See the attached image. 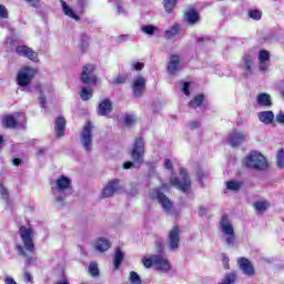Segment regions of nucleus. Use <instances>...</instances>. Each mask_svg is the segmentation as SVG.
Returning a JSON list of instances; mask_svg holds the SVG:
<instances>
[{"label":"nucleus","mask_w":284,"mask_h":284,"mask_svg":"<svg viewBox=\"0 0 284 284\" xmlns=\"http://www.w3.org/2000/svg\"><path fill=\"white\" fill-rule=\"evenodd\" d=\"M203 94H199L191 102H189V105L190 108H201V103H203Z\"/></svg>","instance_id":"34"},{"label":"nucleus","mask_w":284,"mask_h":284,"mask_svg":"<svg viewBox=\"0 0 284 284\" xmlns=\"http://www.w3.org/2000/svg\"><path fill=\"white\" fill-rule=\"evenodd\" d=\"M222 239L225 242L226 247H232L236 243V233L234 226L227 215H223L220 222Z\"/></svg>","instance_id":"4"},{"label":"nucleus","mask_w":284,"mask_h":284,"mask_svg":"<svg viewBox=\"0 0 284 284\" xmlns=\"http://www.w3.org/2000/svg\"><path fill=\"white\" fill-rule=\"evenodd\" d=\"M90 85L92 84H85L81 88L80 99H82V101H90V99H92V87Z\"/></svg>","instance_id":"28"},{"label":"nucleus","mask_w":284,"mask_h":284,"mask_svg":"<svg viewBox=\"0 0 284 284\" xmlns=\"http://www.w3.org/2000/svg\"><path fill=\"white\" fill-rule=\"evenodd\" d=\"M110 112H112V102H110V100L102 101L99 105L98 114H100V116H108Z\"/></svg>","instance_id":"23"},{"label":"nucleus","mask_w":284,"mask_h":284,"mask_svg":"<svg viewBox=\"0 0 284 284\" xmlns=\"http://www.w3.org/2000/svg\"><path fill=\"white\" fill-rule=\"evenodd\" d=\"M57 284H70V283L68 282V280H63V281L58 282Z\"/></svg>","instance_id":"64"},{"label":"nucleus","mask_w":284,"mask_h":284,"mask_svg":"<svg viewBox=\"0 0 284 284\" xmlns=\"http://www.w3.org/2000/svg\"><path fill=\"white\" fill-rule=\"evenodd\" d=\"M130 196H136L139 194V187L132 186L131 190H129Z\"/></svg>","instance_id":"54"},{"label":"nucleus","mask_w":284,"mask_h":284,"mask_svg":"<svg viewBox=\"0 0 284 284\" xmlns=\"http://www.w3.org/2000/svg\"><path fill=\"white\" fill-rule=\"evenodd\" d=\"M185 19L191 26H194L199 21V12L196 10H189L185 12Z\"/></svg>","instance_id":"30"},{"label":"nucleus","mask_w":284,"mask_h":284,"mask_svg":"<svg viewBox=\"0 0 284 284\" xmlns=\"http://www.w3.org/2000/svg\"><path fill=\"white\" fill-rule=\"evenodd\" d=\"M116 13L118 14H125V9L123 8V4H121V3L116 4Z\"/></svg>","instance_id":"53"},{"label":"nucleus","mask_w":284,"mask_h":284,"mask_svg":"<svg viewBox=\"0 0 284 284\" xmlns=\"http://www.w3.org/2000/svg\"><path fill=\"white\" fill-rule=\"evenodd\" d=\"M190 126H191L192 130H196V128L201 126V123H199V122H191Z\"/></svg>","instance_id":"60"},{"label":"nucleus","mask_w":284,"mask_h":284,"mask_svg":"<svg viewBox=\"0 0 284 284\" xmlns=\"http://www.w3.org/2000/svg\"><path fill=\"white\" fill-rule=\"evenodd\" d=\"M37 77V69L32 67H22L17 74V84L21 88H28L32 83V79Z\"/></svg>","instance_id":"6"},{"label":"nucleus","mask_w":284,"mask_h":284,"mask_svg":"<svg viewBox=\"0 0 284 284\" xmlns=\"http://www.w3.org/2000/svg\"><path fill=\"white\" fill-rule=\"evenodd\" d=\"M17 250H18V254H20V256H24L27 258V265H30L32 263V257H28V254H26L23 246L17 245Z\"/></svg>","instance_id":"41"},{"label":"nucleus","mask_w":284,"mask_h":284,"mask_svg":"<svg viewBox=\"0 0 284 284\" xmlns=\"http://www.w3.org/2000/svg\"><path fill=\"white\" fill-rule=\"evenodd\" d=\"M243 165L251 170H267V159L258 151H251L244 159Z\"/></svg>","instance_id":"3"},{"label":"nucleus","mask_w":284,"mask_h":284,"mask_svg":"<svg viewBox=\"0 0 284 284\" xmlns=\"http://www.w3.org/2000/svg\"><path fill=\"white\" fill-rule=\"evenodd\" d=\"M16 54L29 59V61H32L33 63H39V53L28 45H18L16 48Z\"/></svg>","instance_id":"13"},{"label":"nucleus","mask_w":284,"mask_h":284,"mask_svg":"<svg viewBox=\"0 0 284 284\" xmlns=\"http://www.w3.org/2000/svg\"><path fill=\"white\" fill-rule=\"evenodd\" d=\"M155 252H158V254H163V252H165V244H163V241L155 242Z\"/></svg>","instance_id":"43"},{"label":"nucleus","mask_w":284,"mask_h":284,"mask_svg":"<svg viewBox=\"0 0 284 284\" xmlns=\"http://www.w3.org/2000/svg\"><path fill=\"white\" fill-rule=\"evenodd\" d=\"M130 156L133 162H124V170H130V168H141L143 165V159L145 156V141L143 138H135L130 151Z\"/></svg>","instance_id":"2"},{"label":"nucleus","mask_w":284,"mask_h":284,"mask_svg":"<svg viewBox=\"0 0 284 284\" xmlns=\"http://www.w3.org/2000/svg\"><path fill=\"white\" fill-rule=\"evenodd\" d=\"M65 134V118H58L55 120V136L61 139Z\"/></svg>","instance_id":"24"},{"label":"nucleus","mask_w":284,"mask_h":284,"mask_svg":"<svg viewBox=\"0 0 284 284\" xmlns=\"http://www.w3.org/2000/svg\"><path fill=\"white\" fill-rule=\"evenodd\" d=\"M12 163H13V165L19 166V165H21V160L16 158L12 160Z\"/></svg>","instance_id":"61"},{"label":"nucleus","mask_w":284,"mask_h":284,"mask_svg":"<svg viewBox=\"0 0 284 284\" xmlns=\"http://www.w3.org/2000/svg\"><path fill=\"white\" fill-rule=\"evenodd\" d=\"M55 203L63 205L68 194L72 192V180L65 175H60L51 187Z\"/></svg>","instance_id":"1"},{"label":"nucleus","mask_w":284,"mask_h":284,"mask_svg":"<svg viewBox=\"0 0 284 284\" xmlns=\"http://www.w3.org/2000/svg\"><path fill=\"white\" fill-rule=\"evenodd\" d=\"M125 83V77L119 75L118 78L113 79V84L114 85H121Z\"/></svg>","instance_id":"49"},{"label":"nucleus","mask_w":284,"mask_h":284,"mask_svg":"<svg viewBox=\"0 0 284 284\" xmlns=\"http://www.w3.org/2000/svg\"><path fill=\"white\" fill-rule=\"evenodd\" d=\"M89 273L91 274V276H99V264H97L95 262H91L89 264Z\"/></svg>","instance_id":"38"},{"label":"nucleus","mask_w":284,"mask_h":284,"mask_svg":"<svg viewBox=\"0 0 284 284\" xmlns=\"http://www.w3.org/2000/svg\"><path fill=\"white\" fill-rule=\"evenodd\" d=\"M142 264L144 265V267L150 268L152 267V265L154 266V255L151 256H144L142 258Z\"/></svg>","instance_id":"37"},{"label":"nucleus","mask_w":284,"mask_h":284,"mask_svg":"<svg viewBox=\"0 0 284 284\" xmlns=\"http://www.w3.org/2000/svg\"><path fill=\"white\" fill-rule=\"evenodd\" d=\"M94 70H97L94 64H85L82 68L80 75L81 83L84 85H97V75H94Z\"/></svg>","instance_id":"10"},{"label":"nucleus","mask_w":284,"mask_h":284,"mask_svg":"<svg viewBox=\"0 0 284 284\" xmlns=\"http://www.w3.org/2000/svg\"><path fill=\"white\" fill-rule=\"evenodd\" d=\"M258 121L264 123V125H271L274 122V112L272 111H262L257 113Z\"/></svg>","instance_id":"22"},{"label":"nucleus","mask_w":284,"mask_h":284,"mask_svg":"<svg viewBox=\"0 0 284 284\" xmlns=\"http://www.w3.org/2000/svg\"><path fill=\"white\" fill-rule=\"evenodd\" d=\"M179 243H181V229L179 226H173L169 231L168 245L172 252L179 250Z\"/></svg>","instance_id":"14"},{"label":"nucleus","mask_w":284,"mask_h":284,"mask_svg":"<svg viewBox=\"0 0 284 284\" xmlns=\"http://www.w3.org/2000/svg\"><path fill=\"white\" fill-rule=\"evenodd\" d=\"M166 12H172L176 7V0H163Z\"/></svg>","instance_id":"36"},{"label":"nucleus","mask_w":284,"mask_h":284,"mask_svg":"<svg viewBox=\"0 0 284 284\" xmlns=\"http://www.w3.org/2000/svg\"><path fill=\"white\" fill-rule=\"evenodd\" d=\"M129 281L131 284H141V276L134 271L130 273Z\"/></svg>","instance_id":"40"},{"label":"nucleus","mask_w":284,"mask_h":284,"mask_svg":"<svg viewBox=\"0 0 284 284\" xmlns=\"http://www.w3.org/2000/svg\"><path fill=\"white\" fill-rule=\"evenodd\" d=\"M111 246H112V243L110 242V240L105 237H98L94 243V247L97 252H101V253L108 252V250H110Z\"/></svg>","instance_id":"20"},{"label":"nucleus","mask_w":284,"mask_h":284,"mask_svg":"<svg viewBox=\"0 0 284 284\" xmlns=\"http://www.w3.org/2000/svg\"><path fill=\"white\" fill-rule=\"evenodd\" d=\"M180 32H181V26L173 24L169 27L164 32V39L170 41V39H174V37L179 36Z\"/></svg>","instance_id":"27"},{"label":"nucleus","mask_w":284,"mask_h":284,"mask_svg":"<svg viewBox=\"0 0 284 284\" xmlns=\"http://www.w3.org/2000/svg\"><path fill=\"white\" fill-rule=\"evenodd\" d=\"M164 168H166V170H172V161L166 159L164 161Z\"/></svg>","instance_id":"57"},{"label":"nucleus","mask_w":284,"mask_h":284,"mask_svg":"<svg viewBox=\"0 0 284 284\" xmlns=\"http://www.w3.org/2000/svg\"><path fill=\"white\" fill-rule=\"evenodd\" d=\"M155 270L159 272H163V274H168L170 270H172V265H170V261L165 258L163 255H154V265Z\"/></svg>","instance_id":"16"},{"label":"nucleus","mask_w":284,"mask_h":284,"mask_svg":"<svg viewBox=\"0 0 284 284\" xmlns=\"http://www.w3.org/2000/svg\"><path fill=\"white\" fill-rule=\"evenodd\" d=\"M253 206L256 210V212H260L261 214H263V212H267V210H270V202L257 201L253 204Z\"/></svg>","instance_id":"31"},{"label":"nucleus","mask_w":284,"mask_h":284,"mask_svg":"<svg viewBox=\"0 0 284 284\" xmlns=\"http://www.w3.org/2000/svg\"><path fill=\"white\" fill-rule=\"evenodd\" d=\"M252 55H244L243 57V70L245 71L246 77L252 74Z\"/></svg>","instance_id":"29"},{"label":"nucleus","mask_w":284,"mask_h":284,"mask_svg":"<svg viewBox=\"0 0 284 284\" xmlns=\"http://www.w3.org/2000/svg\"><path fill=\"white\" fill-rule=\"evenodd\" d=\"M222 263H223L224 270L230 268V257H227V255L225 254L222 255Z\"/></svg>","instance_id":"48"},{"label":"nucleus","mask_w":284,"mask_h":284,"mask_svg":"<svg viewBox=\"0 0 284 284\" xmlns=\"http://www.w3.org/2000/svg\"><path fill=\"white\" fill-rule=\"evenodd\" d=\"M151 201H158L166 214H172V201L163 194L159 189H154L149 193Z\"/></svg>","instance_id":"9"},{"label":"nucleus","mask_w":284,"mask_h":284,"mask_svg":"<svg viewBox=\"0 0 284 284\" xmlns=\"http://www.w3.org/2000/svg\"><path fill=\"white\" fill-rule=\"evenodd\" d=\"M145 68V64L143 62H132V69L136 70L138 72H141V70Z\"/></svg>","instance_id":"46"},{"label":"nucleus","mask_w":284,"mask_h":284,"mask_svg":"<svg viewBox=\"0 0 284 284\" xmlns=\"http://www.w3.org/2000/svg\"><path fill=\"white\" fill-rule=\"evenodd\" d=\"M182 92H184L186 97H190V82H184L182 84Z\"/></svg>","instance_id":"51"},{"label":"nucleus","mask_w":284,"mask_h":284,"mask_svg":"<svg viewBox=\"0 0 284 284\" xmlns=\"http://www.w3.org/2000/svg\"><path fill=\"white\" fill-rule=\"evenodd\" d=\"M132 90L134 97H142L143 92H145V78L139 77L133 80Z\"/></svg>","instance_id":"18"},{"label":"nucleus","mask_w":284,"mask_h":284,"mask_svg":"<svg viewBox=\"0 0 284 284\" xmlns=\"http://www.w3.org/2000/svg\"><path fill=\"white\" fill-rule=\"evenodd\" d=\"M267 61H270V52L266 50L260 51L258 62H260L261 72H266V70L268 68Z\"/></svg>","instance_id":"21"},{"label":"nucleus","mask_w":284,"mask_h":284,"mask_svg":"<svg viewBox=\"0 0 284 284\" xmlns=\"http://www.w3.org/2000/svg\"><path fill=\"white\" fill-rule=\"evenodd\" d=\"M276 165L281 170L284 168V149H280L277 154H276Z\"/></svg>","instance_id":"33"},{"label":"nucleus","mask_w":284,"mask_h":284,"mask_svg":"<svg viewBox=\"0 0 284 284\" xmlns=\"http://www.w3.org/2000/svg\"><path fill=\"white\" fill-rule=\"evenodd\" d=\"M81 49H82V52H85L88 50V43L87 42L82 43Z\"/></svg>","instance_id":"63"},{"label":"nucleus","mask_w":284,"mask_h":284,"mask_svg":"<svg viewBox=\"0 0 284 284\" xmlns=\"http://www.w3.org/2000/svg\"><path fill=\"white\" fill-rule=\"evenodd\" d=\"M245 141H247V133L241 130H233L229 134V144L231 148H239Z\"/></svg>","instance_id":"15"},{"label":"nucleus","mask_w":284,"mask_h":284,"mask_svg":"<svg viewBox=\"0 0 284 284\" xmlns=\"http://www.w3.org/2000/svg\"><path fill=\"white\" fill-rule=\"evenodd\" d=\"M20 239L27 252H34V230L32 226H20Z\"/></svg>","instance_id":"7"},{"label":"nucleus","mask_w":284,"mask_h":284,"mask_svg":"<svg viewBox=\"0 0 284 284\" xmlns=\"http://www.w3.org/2000/svg\"><path fill=\"white\" fill-rule=\"evenodd\" d=\"M207 214V207L200 206L199 207V216H205Z\"/></svg>","instance_id":"55"},{"label":"nucleus","mask_w":284,"mask_h":284,"mask_svg":"<svg viewBox=\"0 0 284 284\" xmlns=\"http://www.w3.org/2000/svg\"><path fill=\"white\" fill-rule=\"evenodd\" d=\"M121 190V181L119 180H110L106 182L101 192L102 199H112L116 192Z\"/></svg>","instance_id":"12"},{"label":"nucleus","mask_w":284,"mask_h":284,"mask_svg":"<svg viewBox=\"0 0 284 284\" xmlns=\"http://www.w3.org/2000/svg\"><path fill=\"white\" fill-rule=\"evenodd\" d=\"M141 30L144 34H149L150 37H152V34H154V32L156 31V27L152 24H148V26H143Z\"/></svg>","instance_id":"39"},{"label":"nucleus","mask_w":284,"mask_h":284,"mask_svg":"<svg viewBox=\"0 0 284 284\" xmlns=\"http://www.w3.org/2000/svg\"><path fill=\"white\" fill-rule=\"evenodd\" d=\"M61 7H62V12H64L65 17H70V19H74V21H79L81 18L79 14L74 13V10L67 4L65 1L60 0Z\"/></svg>","instance_id":"25"},{"label":"nucleus","mask_w":284,"mask_h":284,"mask_svg":"<svg viewBox=\"0 0 284 284\" xmlns=\"http://www.w3.org/2000/svg\"><path fill=\"white\" fill-rule=\"evenodd\" d=\"M136 122V118L134 115H131V114H126L124 116V125H134V123Z\"/></svg>","instance_id":"42"},{"label":"nucleus","mask_w":284,"mask_h":284,"mask_svg":"<svg viewBox=\"0 0 284 284\" xmlns=\"http://www.w3.org/2000/svg\"><path fill=\"white\" fill-rule=\"evenodd\" d=\"M257 103L258 105L267 106L272 105V99H270V94L261 93L257 95Z\"/></svg>","instance_id":"32"},{"label":"nucleus","mask_w":284,"mask_h":284,"mask_svg":"<svg viewBox=\"0 0 284 284\" xmlns=\"http://www.w3.org/2000/svg\"><path fill=\"white\" fill-rule=\"evenodd\" d=\"M237 265L240 270L245 274V276H254L256 274V271L254 270V265H252V262L245 257H241L237 260Z\"/></svg>","instance_id":"17"},{"label":"nucleus","mask_w":284,"mask_h":284,"mask_svg":"<svg viewBox=\"0 0 284 284\" xmlns=\"http://www.w3.org/2000/svg\"><path fill=\"white\" fill-rule=\"evenodd\" d=\"M24 281H26L27 283H30V281H32V275H31L30 273L26 272V273H24Z\"/></svg>","instance_id":"59"},{"label":"nucleus","mask_w":284,"mask_h":284,"mask_svg":"<svg viewBox=\"0 0 284 284\" xmlns=\"http://www.w3.org/2000/svg\"><path fill=\"white\" fill-rule=\"evenodd\" d=\"M179 70H181V58L176 54H173L169 61L168 72L169 74H176Z\"/></svg>","instance_id":"19"},{"label":"nucleus","mask_w":284,"mask_h":284,"mask_svg":"<svg viewBox=\"0 0 284 284\" xmlns=\"http://www.w3.org/2000/svg\"><path fill=\"white\" fill-rule=\"evenodd\" d=\"M0 194L2 196H8V189H6L3 185H0Z\"/></svg>","instance_id":"56"},{"label":"nucleus","mask_w":284,"mask_h":284,"mask_svg":"<svg viewBox=\"0 0 284 284\" xmlns=\"http://www.w3.org/2000/svg\"><path fill=\"white\" fill-rule=\"evenodd\" d=\"M88 3V0H78V8H81L80 14H83V8H87Z\"/></svg>","instance_id":"50"},{"label":"nucleus","mask_w":284,"mask_h":284,"mask_svg":"<svg viewBox=\"0 0 284 284\" xmlns=\"http://www.w3.org/2000/svg\"><path fill=\"white\" fill-rule=\"evenodd\" d=\"M4 128H23L26 125V114L14 113L3 118Z\"/></svg>","instance_id":"11"},{"label":"nucleus","mask_w":284,"mask_h":284,"mask_svg":"<svg viewBox=\"0 0 284 284\" xmlns=\"http://www.w3.org/2000/svg\"><path fill=\"white\" fill-rule=\"evenodd\" d=\"M0 18L8 19V9L3 4H0Z\"/></svg>","instance_id":"47"},{"label":"nucleus","mask_w":284,"mask_h":284,"mask_svg":"<svg viewBox=\"0 0 284 284\" xmlns=\"http://www.w3.org/2000/svg\"><path fill=\"white\" fill-rule=\"evenodd\" d=\"M180 176L181 180L179 178H171V185L184 194H190V191L192 190V181L190 180V176H187V171H185V169H180Z\"/></svg>","instance_id":"5"},{"label":"nucleus","mask_w":284,"mask_h":284,"mask_svg":"<svg viewBox=\"0 0 284 284\" xmlns=\"http://www.w3.org/2000/svg\"><path fill=\"white\" fill-rule=\"evenodd\" d=\"M161 190H164V192H168V190H170V184H163Z\"/></svg>","instance_id":"62"},{"label":"nucleus","mask_w":284,"mask_h":284,"mask_svg":"<svg viewBox=\"0 0 284 284\" xmlns=\"http://www.w3.org/2000/svg\"><path fill=\"white\" fill-rule=\"evenodd\" d=\"M248 17H251V19H254L255 21H258L261 20L262 14L258 10H252L248 12Z\"/></svg>","instance_id":"45"},{"label":"nucleus","mask_w":284,"mask_h":284,"mask_svg":"<svg viewBox=\"0 0 284 284\" xmlns=\"http://www.w3.org/2000/svg\"><path fill=\"white\" fill-rule=\"evenodd\" d=\"M226 190H231V192H239V190H241V182H236V181L226 182Z\"/></svg>","instance_id":"35"},{"label":"nucleus","mask_w":284,"mask_h":284,"mask_svg":"<svg viewBox=\"0 0 284 284\" xmlns=\"http://www.w3.org/2000/svg\"><path fill=\"white\" fill-rule=\"evenodd\" d=\"M124 258H125V253L120 247H116L113 256L114 270H119V267H121V264L123 263Z\"/></svg>","instance_id":"26"},{"label":"nucleus","mask_w":284,"mask_h":284,"mask_svg":"<svg viewBox=\"0 0 284 284\" xmlns=\"http://www.w3.org/2000/svg\"><path fill=\"white\" fill-rule=\"evenodd\" d=\"M94 130V125L92 122H85L82 132L80 134V143L82 148H84L85 152H92V131Z\"/></svg>","instance_id":"8"},{"label":"nucleus","mask_w":284,"mask_h":284,"mask_svg":"<svg viewBox=\"0 0 284 284\" xmlns=\"http://www.w3.org/2000/svg\"><path fill=\"white\" fill-rule=\"evenodd\" d=\"M39 103H40L41 108H45V97L40 95Z\"/></svg>","instance_id":"58"},{"label":"nucleus","mask_w":284,"mask_h":284,"mask_svg":"<svg viewBox=\"0 0 284 284\" xmlns=\"http://www.w3.org/2000/svg\"><path fill=\"white\" fill-rule=\"evenodd\" d=\"M209 175H210V173L207 171H204L202 169L196 170V176H197L199 181H203V179H205Z\"/></svg>","instance_id":"44"},{"label":"nucleus","mask_w":284,"mask_h":284,"mask_svg":"<svg viewBox=\"0 0 284 284\" xmlns=\"http://www.w3.org/2000/svg\"><path fill=\"white\" fill-rule=\"evenodd\" d=\"M275 121L280 123L281 125H284V113L283 111H280V113L276 115Z\"/></svg>","instance_id":"52"}]
</instances>
